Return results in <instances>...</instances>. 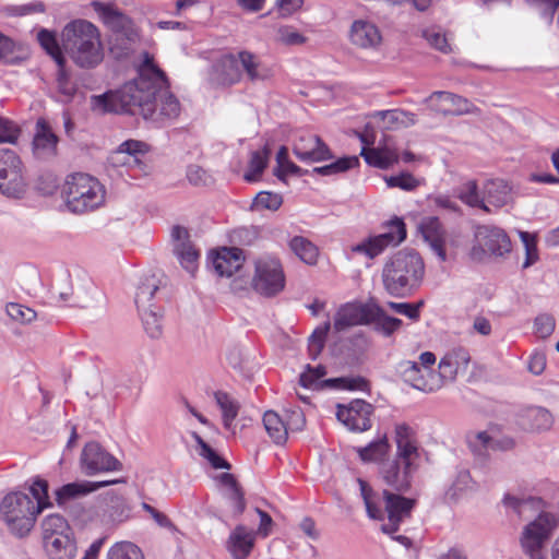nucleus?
I'll return each mask as SVG.
<instances>
[{"label": "nucleus", "instance_id": "1", "mask_svg": "<svg viewBox=\"0 0 559 559\" xmlns=\"http://www.w3.org/2000/svg\"><path fill=\"white\" fill-rule=\"evenodd\" d=\"M166 73L145 53L138 76L118 90H109L91 96V109L100 115L123 114L141 116L156 127L176 119L181 110L180 102L170 92Z\"/></svg>", "mask_w": 559, "mask_h": 559}, {"label": "nucleus", "instance_id": "2", "mask_svg": "<svg viewBox=\"0 0 559 559\" xmlns=\"http://www.w3.org/2000/svg\"><path fill=\"white\" fill-rule=\"evenodd\" d=\"M425 275V263L414 250H400L390 257L382 269L385 292L397 298L411 296L420 286Z\"/></svg>", "mask_w": 559, "mask_h": 559}, {"label": "nucleus", "instance_id": "3", "mask_svg": "<svg viewBox=\"0 0 559 559\" xmlns=\"http://www.w3.org/2000/svg\"><path fill=\"white\" fill-rule=\"evenodd\" d=\"M62 47L70 59L82 69H94L103 61L98 28L87 20H72L61 32Z\"/></svg>", "mask_w": 559, "mask_h": 559}, {"label": "nucleus", "instance_id": "4", "mask_svg": "<svg viewBox=\"0 0 559 559\" xmlns=\"http://www.w3.org/2000/svg\"><path fill=\"white\" fill-rule=\"evenodd\" d=\"M396 456L381 467L384 483L397 491L411 487L412 477L418 467L419 451L413 437V430L406 424L395 426Z\"/></svg>", "mask_w": 559, "mask_h": 559}, {"label": "nucleus", "instance_id": "5", "mask_svg": "<svg viewBox=\"0 0 559 559\" xmlns=\"http://www.w3.org/2000/svg\"><path fill=\"white\" fill-rule=\"evenodd\" d=\"M349 301L343 304L333 318V326L328 320L317 326L308 338V354L316 360L322 353L326 340L331 355L347 364L349 358Z\"/></svg>", "mask_w": 559, "mask_h": 559}, {"label": "nucleus", "instance_id": "6", "mask_svg": "<svg viewBox=\"0 0 559 559\" xmlns=\"http://www.w3.org/2000/svg\"><path fill=\"white\" fill-rule=\"evenodd\" d=\"M40 513L33 499L22 491L9 492L0 502V520L10 534L20 539L29 535Z\"/></svg>", "mask_w": 559, "mask_h": 559}, {"label": "nucleus", "instance_id": "7", "mask_svg": "<svg viewBox=\"0 0 559 559\" xmlns=\"http://www.w3.org/2000/svg\"><path fill=\"white\" fill-rule=\"evenodd\" d=\"M68 209L75 214L93 211L103 204L105 192L100 182L87 174L68 177L62 191Z\"/></svg>", "mask_w": 559, "mask_h": 559}, {"label": "nucleus", "instance_id": "8", "mask_svg": "<svg viewBox=\"0 0 559 559\" xmlns=\"http://www.w3.org/2000/svg\"><path fill=\"white\" fill-rule=\"evenodd\" d=\"M92 7L100 15L103 22L111 29L110 50L127 53L130 45L138 38L133 21L111 3L93 1Z\"/></svg>", "mask_w": 559, "mask_h": 559}, {"label": "nucleus", "instance_id": "9", "mask_svg": "<svg viewBox=\"0 0 559 559\" xmlns=\"http://www.w3.org/2000/svg\"><path fill=\"white\" fill-rule=\"evenodd\" d=\"M354 325H369L384 337H390L402 328L403 321L388 316L374 300L370 299L352 301V326Z\"/></svg>", "mask_w": 559, "mask_h": 559}, {"label": "nucleus", "instance_id": "10", "mask_svg": "<svg viewBox=\"0 0 559 559\" xmlns=\"http://www.w3.org/2000/svg\"><path fill=\"white\" fill-rule=\"evenodd\" d=\"M405 238V224L401 218L395 217L389 222L385 233L368 237L356 246H352V260L362 257L366 259L365 265L369 267L371 261L381 254L389 246H396Z\"/></svg>", "mask_w": 559, "mask_h": 559}, {"label": "nucleus", "instance_id": "11", "mask_svg": "<svg viewBox=\"0 0 559 559\" xmlns=\"http://www.w3.org/2000/svg\"><path fill=\"white\" fill-rule=\"evenodd\" d=\"M27 190L24 165L15 151L0 148V193L11 199H22Z\"/></svg>", "mask_w": 559, "mask_h": 559}, {"label": "nucleus", "instance_id": "12", "mask_svg": "<svg viewBox=\"0 0 559 559\" xmlns=\"http://www.w3.org/2000/svg\"><path fill=\"white\" fill-rule=\"evenodd\" d=\"M559 525V516L551 512H540L528 523L522 534L521 543L531 559H543L544 545Z\"/></svg>", "mask_w": 559, "mask_h": 559}, {"label": "nucleus", "instance_id": "13", "mask_svg": "<svg viewBox=\"0 0 559 559\" xmlns=\"http://www.w3.org/2000/svg\"><path fill=\"white\" fill-rule=\"evenodd\" d=\"M559 525V516L551 512H540L528 523L522 534L521 543L531 559H543L544 545Z\"/></svg>", "mask_w": 559, "mask_h": 559}, {"label": "nucleus", "instance_id": "14", "mask_svg": "<svg viewBox=\"0 0 559 559\" xmlns=\"http://www.w3.org/2000/svg\"><path fill=\"white\" fill-rule=\"evenodd\" d=\"M510 251L511 241L503 229L489 225H479L475 228L472 259L481 260L486 254L502 257Z\"/></svg>", "mask_w": 559, "mask_h": 559}, {"label": "nucleus", "instance_id": "15", "mask_svg": "<svg viewBox=\"0 0 559 559\" xmlns=\"http://www.w3.org/2000/svg\"><path fill=\"white\" fill-rule=\"evenodd\" d=\"M253 289L262 296L274 297L285 287V275L278 260L258 261L252 278Z\"/></svg>", "mask_w": 559, "mask_h": 559}, {"label": "nucleus", "instance_id": "16", "mask_svg": "<svg viewBox=\"0 0 559 559\" xmlns=\"http://www.w3.org/2000/svg\"><path fill=\"white\" fill-rule=\"evenodd\" d=\"M81 464L88 476L122 469V463L97 441H91L84 445L81 454Z\"/></svg>", "mask_w": 559, "mask_h": 559}, {"label": "nucleus", "instance_id": "17", "mask_svg": "<svg viewBox=\"0 0 559 559\" xmlns=\"http://www.w3.org/2000/svg\"><path fill=\"white\" fill-rule=\"evenodd\" d=\"M382 500L388 514V523L383 524L381 530L385 534H393L402 522L411 518L416 501L388 490H383Z\"/></svg>", "mask_w": 559, "mask_h": 559}, {"label": "nucleus", "instance_id": "18", "mask_svg": "<svg viewBox=\"0 0 559 559\" xmlns=\"http://www.w3.org/2000/svg\"><path fill=\"white\" fill-rule=\"evenodd\" d=\"M425 103L430 109L444 116H462L478 110L467 98L444 91L433 92L425 99Z\"/></svg>", "mask_w": 559, "mask_h": 559}, {"label": "nucleus", "instance_id": "19", "mask_svg": "<svg viewBox=\"0 0 559 559\" xmlns=\"http://www.w3.org/2000/svg\"><path fill=\"white\" fill-rule=\"evenodd\" d=\"M403 380L423 392H435L441 388L440 377L432 369L421 368L417 361L405 360L400 364Z\"/></svg>", "mask_w": 559, "mask_h": 559}, {"label": "nucleus", "instance_id": "20", "mask_svg": "<svg viewBox=\"0 0 559 559\" xmlns=\"http://www.w3.org/2000/svg\"><path fill=\"white\" fill-rule=\"evenodd\" d=\"M352 134H355L364 143L360 155L368 165L379 169H389L397 164L400 154L394 146L385 143L383 145L379 144L377 147H369L370 144H373V139H370L368 134L356 131L352 132Z\"/></svg>", "mask_w": 559, "mask_h": 559}, {"label": "nucleus", "instance_id": "21", "mask_svg": "<svg viewBox=\"0 0 559 559\" xmlns=\"http://www.w3.org/2000/svg\"><path fill=\"white\" fill-rule=\"evenodd\" d=\"M210 259L218 276L230 277L241 269L245 257L238 247H223L212 251Z\"/></svg>", "mask_w": 559, "mask_h": 559}, {"label": "nucleus", "instance_id": "22", "mask_svg": "<svg viewBox=\"0 0 559 559\" xmlns=\"http://www.w3.org/2000/svg\"><path fill=\"white\" fill-rule=\"evenodd\" d=\"M257 533L246 525L238 524L226 540V549L233 559H247L255 546Z\"/></svg>", "mask_w": 559, "mask_h": 559}, {"label": "nucleus", "instance_id": "23", "mask_svg": "<svg viewBox=\"0 0 559 559\" xmlns=\"http://www.w3.org/2000/svg\"><path fill=\"white\" fill-rule=\"evenodd\" d=\"M241 75L238 57L226 53L213 64L211 80L218 86H231L240 81Z\"/></svg>", "mask_w": 559, "mask_h": 559}, {"label": "nucleus", "instance_id": "24", "mask_svg": "<svg viewBox=\"0 0 559 559\" xmlns=\"http://www.w3.org/2000/svg\"><path fill=\"white\" fill-rule=\"evenodd\" d=\"M469 360V353L463 347L453 348L448 352L441 358L439 372H437V376H439L441 380V386L445 381H453L460 370H466Z\"/></svg>", "mask_w": 559, "mask_h": 559}, {"label": "nucleus", "instance_id": "25", "mask_svg": "<svg viewBox=\"0 0 559 559\" xmlns=\"http://www.w3.org/2000/svg\"><path fill=\"white\" fill-rule=\"evenodd\" d=\"M419 230L440 261L444 262L447 260L445 233L439 218L433 216L423 218Z\"/></svg>", "mask_w": 559, "mask_h": 559}, {"label": "nucleus", "instance_id": "26", "mask_svg": "<svg viewBox=\"0 0 559 559\" xmlns=\"http://www.w3.org/2000/svg\"><path fill=\"white\" fill-rule=\"evenodd\" d=\"M215 479L226 487L224 498L233 506V516L239 518L247 508L246 493L236 476L231 473H222Z\"/></svg>", "mask_w": 559, "mask_h": 559}, {"label": "nucleus", "instance_id": "27", "mask_svg": "<svg viewBox=\"0 0 559 559\" xmlns=\"http://www.w3.org/2000/svg\"><path fill=\"white\" fill-rule=\"evenodd\" d=\"M348 468L346 459H341L337 454L333 453V460L331 461L332 480L328 483L326 487L333 495L337 507L342 510L346 507L347 490L344 479L341 478Z\"/></svg>", "mask_w": 559, "mask_h": 559}, {"label": "nucleus", "instance_id": "28", "mask_svg": "<svg viewBox=\"0 0 559 559\" xmlns=\"http://www.w3.org/2000/svg\"><path fill=\"white\" fill-rule=\"evenodd\" d=\"M552 415L544 407L531 406L523 409L518 417L519 426L526 431H544L552 426Z\"/></svg>", "mask_w": 559, "mask_h": 559}, {"label": "nucleus", "instance_id": "29", "mask_svg": "<svg viewBox=\"0 0 559 559\" xmlns=\"http://www.w3.org/2000/svg\"><path fill=\"white\" fill-rule=\"evenodd\" d=\"M381 41V33L373 23L359 20L352 24V43L355 45L361 48H376Z\"/></svg>", "mask_w": 559, "mask_h": 559}, {"label": "nucleus", "instance_id": "30", "mask_svg": "<svg viewBox=\"0 0 559 559\" xmlns=\"http://www.w3.org/2000/svg\"><path fill=\"white\" fill-rule=\"evenodd\" d=\"M239 66L251 82L265 81L272 76V70L257 55L248 50L238 52Z\"/></svg>", "mask_w": 559, "mask_h": 559}, {"label": "nucleus", "instance_id": "31", "mask_svg": "<svg viewBox=\"0 0 559 559\" xmlns=\"http://www.w3.org/2000/svg\"><path fill=\"white\" fill-rule=\"evenodd\" d=\"M159 292V280L155 275H148L140 280L134 296L138 310L158 306L156 300Z\"/></svg>", "mask_w": 559, "mask_h": 559}, {"label": "nucleus", "instance_id": "32", "mask_svg": "<svg viewBox=\"0 0 559 559\" xmlns=\"http://www.w3.org/2000/svg\"><path fill=\"white\" fill-rule=\"evenodd\" d=\"M37 41L45 52L51 57L57 67L67 64L66 51L62 47V38L59 39L56 31L40 28L37 33Z\"/></svg>", "mask_w": 559, "mask_h": 559}, {"label": "nucleus", "instance_id": "33", "mask_svg": "<svg viewBox=\"0 0 559 559\" xmlns=\"http://www.w3.org/2000/svg\"><path fill=\"white\" fill-rule=\"evenodd\" d=\"M45 550L50 559H74L78 547L72 534L59 535L51 539L43 540Z\"/></svg>", "mask_w": 559, "mask_h": 559}, {"label": "nucleus", "instance_id": "34", "mask_svg": "<svg viewBox=\"0 0 559 559\" xmlns=\"http://www.w3.org/2000/svg\"><path fill=\"white\" fill-rule=\"evenodd\" d=\"M374 406L359 397H352V432H364L372 427Z\"/></svg>", "mask_w": 559, "mask_h": 559}, {"label": "nucleus", "instance_id": "35", "mask_svg": "<svg viewBox=\"0 0 559 559\" xmlns=\"http://www.w3.org/2000/svg\"><path fill=\"white\" fill-rule=\"evenodd\" d=\"M29 58V51L23 45L14 43L0 32V62L8 66H20Z\"/></svg>", "mask_w": 559, "mask_h": 559}, {"label": "nucleus", "instance_id": "36", "mask_svg": "<svg viewBox=\"0 0 559 559\" xmlns=\"http://www.w3.org/2000/svg\"><path fill=\"white\" fill-rule=\"evenodd\" d=\"M487 206L500 209L511 201V187L502 179L487 181L484 186Z\"/></svg>", "mask_w": 559, "mask_h": 559}, {"label": "nucleus", "instance_id": "37", "mask_svg": "<svg viewBox=\"0 0 559 559\" xmlns=\"http://www.w3.org/2000/svg\"><path fill=\"white\" fill-rule=\"evenodd\" d=\"M58 142L59 139L53 133L50 124L44 118H39L36 122V133L32 142L33 151L35 153L39 150L55 152Z\"/></svg>", "mask_w": 559, "mask_h": 559}, {"label": "nucleus", "instance_id": "38", "mask_svg": "<svg viewBox=\"0 0 559 559\" xmlns=\"http://www.w3.org/2000/svg\"><path fill=\"white\" fill-rule=\"evenodd\" d=\"M264 428L277 445H283L287 441L288 428L280 415L274 411H266L263 415Z\"/></svg>", "mask_w": 559, "mask_h": 559}, {"label": "nucleus", "instance_id": "39", "mask_svg": "<svg viewBox=\"0 0 559 559\" xmlns=\"http://www.w3.org/2000/svg\"><path fill=\"white\" fill-rule=\"evenodd\" d=\"M191 437L197 443L199 455L206 460L213 468L226 471H229L231 468V464L225 457H223L215 449H213L207 442H205L198 432L192 431Z\"/></svg>", "mask_w": 559, "mask_h": 559}, {"label": "nucleus", "instance_id": "40", "mask_svg": "<svg viewBox=\"0 0 559 559\" xmlns=\"http://www.w3.org/2000/svg\"><path fill=\"white\" fill-rule=\"evenodd\" d=\"M86 480L72 481L62 485L55 490V500L58 507H64L68 502L91 493Z\"/></svg>", "mask_w": 559, "mask_h": 559}, {"label": "nucleus", "instance_id": "41", "mask_svg": "<svg viewBox=\"0 0 559 559\" xmlns=\"http://www.w3.org/2000/svg\"><path fill=\"white\" fill-rule=\"evenodd\" d=\"M466 442L473 455L485 461L491 451L493 438L487 431H471L466 435Z\"/></svg>", "mask_w": 559, "mask_h": 559}, {"label": "nucleus", "instance_id": "42", "mask_svg": "<svg viewBox=\"0 0 559 559\" xmlns=\"http://www.w3.org/2000/svg\"><path fill=\"white\" fill-rule=\"evenodd\" d=\"M360 460L365 463H372L382 460L390 450L386 436L379 437L370 441L365 447L355 448Z\"/></svg>", "mask_w": 559, "mask_h": 559}, {"label": "nucleus", "instance_id": "43", "mask_svg": "<svg viewBox=\"0 0 559 559\" xmlns=\"http://www.w3.org/2000/svg\"><path fill=\"white\" fill-rule=\"evenodd\" d=\"M68 521L60 514L53 513L44 518L41 521L43 540L59 537V535L72 534Z\"/></svg>", "mask_w": 559, "mask_h": 559}, {"label": "nucleus", "instance_id": "44", "mask_svg": "<svg viewBox=\"0 0 559 559\" xmlns=\"http://www.w3.org/2000/svg\"><path fill=\"white\" fill-rule=\"evenodd\" d=\"M174 254L179 260L181 266L193 275L198 266L200 252L194 248L191 241H181L175 243Z\"/></svg>", "mask_w": 559, "mask_h": 559}, {"label": "nucleus", "instance_id": "45", "mask_svg": "<svg viewBox=\"0 0 559 559\" xmlns=\"http://www.w3.org/2000/svg\"><path fill=\"white\" fill-rule=\"evenodd\" d=\"M138 311L147 335L152 338H158L162 335L163 308L155 306Z\"/></svg>", "mask_w": 559, "mask_h": 559}, {"label": "nucleus", "instance_id": "46", "mask_svg": "<svg viewBox=\"0 0 559 559\" xmlns=\"http://www.w3.org/2000/svg\"><path fill=\"white\" fill-rule=\"evenodd\" d=\"M290 250L306 264L317 263L319 250L316 245L302 236H295L289 241Z\"/></svg>", "mask_w": 559, "mask_h": 559}, {"label": "nucleus", "instance_id": "47", "mask_svg": "<svg viewBox=\"0 0 559 559\" xmlns=\"http://www.w3.org/2000/svg\"><path fill=\"white\" fill-rule=\"evenodd\" d=\"M29 492L33 497V501L35 502L37 512H43L45 509L53 506L49 497V483L43 477L35 476L32 478Z\"/></svg>", "mask_w": 559, "mask_h": 559}, {"label": "nucleus", "instance_id": "48", "mask_svg": "<svg viewBox=\"0 0 559 559\" xmlns=\"http://www.w3.org/2000/svg\"><path fill=\"white\" fill-rule=\"evenodd\" d=\"M457 197L468 206L478 207L485 212H490V209L486 203L485 194L480 197L478 193L477 183L473 180L467 181L459 189Z\"/></svg>", "mask_w": 559, "mask_h": 559}, {"label": "nucleus", "instance_id": "49", "mask_svg": "<svg viewBox=\"0 0 559 559\" xmlns=\"http://www.w3.org/2000/svg\"><path fill=\"white\" fill-rule=\"evenodd\" d=\"M378 116L391 128L409 127L416 123V115L403 109L382 110L378 112Z\"/></svg>", "mask_w": 559, "mask_h": 559}, {"label": "nucleus", "instance_id": "50", "mask_svg": "<svg viewBox=\"0 0 559 559\" xmlns=\"http://www.w3.org/2000/svg\"><path fill=\"white\" fill-rule=\"evenodd\" d=\"M215 401L219 406L223 414V424L226 429H229L231 423L238 415L239 404L231 400L228 393L217 391L214 394Z\"/></svg>", "mask_w": 559, "mask_h": 559}, {"label": "nucleus", "instance_id": "51", "mask_svg": "<svg viewBox=\"0 0 559 559\" xmlns=\"http://www.w3.org/2000/svg\"><path fill=\"white\" fill-rule=\"evenodd\" d=\"M360 486V492L366 506L368 515L371 519H382V508L379 496L361 478L357 479Z\"/></svg>", "mask_w": 559, "mask_h": 559}, {"label": "nucleus", "instance_id": "52", "mask_svg": "<svg viewBox=\"0 0 559 559\" xmlns=\"http://www.w3.org/2000/svg\"><path fill=\"white\" fill-rule=\"evenodd\" d=\"M283 195L272 191H260L253 199L250 210H269L277 211L283 205Z\"/></svg>", "mask_w": 559, "mask_h": 559}, {"label": "nucleus", "instance_id": "53", "mask_svg": "<svg viewBox=\"0 0 559 559\" xmlns=\"http://www.w3.org/2000/svg\"><path fill=\"white\" fill-rule=\"evenodd\" d=\"M107 559H145L140 547L131 542H118L108 552Z\"/></svg>", "mask_w": 559, "mask_h": 559}, {"label": "nucleus", "instance_id": "54", "mask_svg": "<svg viewBox=\"0 0 559 559\" xmlns=\"http://www.w3.org/2000/svg\"><path fill=\"white\" fill-rule=\"evenodd\" d=\"M107 499L108 512L114 521L122 522L129 518L130 508L120 493L117 491H109L107 493Z\"/></svg>", "mask_w": 559, "mask_h": 559}, {"label": "nucleus", "instance_id": "55", "mask_svg": "<svg viewBox=\"0 0 559 559\" xmlns=\"http://www.w3.org/2000/svg\"><path fill=\"white\" fill-rule=\"evenodd\" d=\"M520 239L525 249V260L523 262V269H527L536 263L539 259L537 249V236L530 231H519Z\"/></svg>", "mask_w": 559, "mask_h": 559}, {"label": "nucleus", "instance_id": "56", "mask_svg": "<svg viewBox=\"0 0 559 559\" xmlns=\"http://www.w3.org/2000/svg\"><path fill=\"white\" fill-rule=\"evenodd\" d=\"M384 180L389 188H400L404 191H414L423 183L421 179L414 177L407 171L395 176H385Z\"/></svg>", "mask_w": 559, "mask_h": 559}, {"label": "nucleus", "instance_id": "57", "mask_svg": "<svg viewBox=\"0 0 559 559\" xmlns=\"http://www.w3.org/2000/svg\"><path fill=\"white\" fill-rule=\"evenodd\" d=\"M267 166L269 160L265 159V156H261L259 153L253 151L249 160V169L245 173L243 179L247 182H257L260 180Z\"/></svg>", "mask_w": 559, "mask_h": 559}, {"label": "nucleus", "instance_id": "58", "mask_svg": "<svg viewBox=\"0 0 559 559\" xmlns=\"http://www.w3.org/2000/svg\"><path fill=\"white\" fill-rule=\"evenodd\" d=\"M5 311L12 320L22 324L31 323L37 318L35 310L17 302H9Z\"/></svg>", "mask_w": 559, "mask_h": 559}, {"label": "nucleus", "instance_id": "59", "mask_svg": "<svg viewBox=\"0 0 559 559\" xmlns=\"http://www.w3.org/2000/svg\"><path fill=\"white\" fill-rule=\"evenodd\" d=\"M347 170H349V155H344L328 165L314 167L312 170H310V174H317L320 176H332L345 173Z\"/></svg>", "mask_w": 559, "mask_h": 559}, {"label": "nucleus", "instance_id": "60", "mask_svg": "<svg viewBox=\"0 0 559 559\" xmlns=\"http://www.w3.org/2000/svg\"><path fill=\"white\" fill-rule=\"evenodd\" d=\"M46 5L43 1H33L21 5H7L4 12L9 16H25L34 13H44Z\"/></svg>", "mask_w": 559, "mask_h": 559}, {"label": "nucleus", "instance_id": "61", "mask_svg": "<svg viewBox=\"0 0 559 559\" xmlns=\"http://www.w3.org/2000/svg\"><path fill=\"white\" fill-rule=\"evenodd\" d=\"M147 151L148 145L146 143L138 140H127L118 146L115 155L127 154L133 157L135 162H139V155H143L147 153Z\"/></svg>", "mask_w": 559, "mask_h": 559}, {"label": "nucleus", "instance_id": "62", "mask_svg": "<svg viewBox=\"0 0 559 559\" xmlns=\"http://www.w3.org/2000/svg\"><path fill=\"white\" fill-rule=\"evenodd\" d=\"M388 306L394 312L405 316L416 322L420 318V308L424 306V301L421 300L416 304L390 301L388 302Z\"/></svg>", "mask_w": 559, "mask_h": 559}, {"label": "nucleus", "instance_id": "63", "mask_svg": "<svg viewBox=\"0 0 559 559\" xmlns=\"http://www.w3.org/2000/svg\"><path fill=\"white\" fill-rule=\"evenodd\" d=\"M186 176L188 181L195 187H205L213 181L205 169L194 164L188 166Z\"/></svg>", "mask_w": 559, "mask_h": 559}, {"label": "nucleus", "instance_id": "64", "mask_svg": "<svg viewBox=\"0 0 559 559\" xmlns=\"http://www.w3.org/2000/svg\"><path fill=\"white\" fill-rule=\"evenodd\" d=\"M20 132V128L12 120L0 116L1 143H16Z\"/></svg>", "mask_w": 559, "mask_h": 559}]
</instances>
